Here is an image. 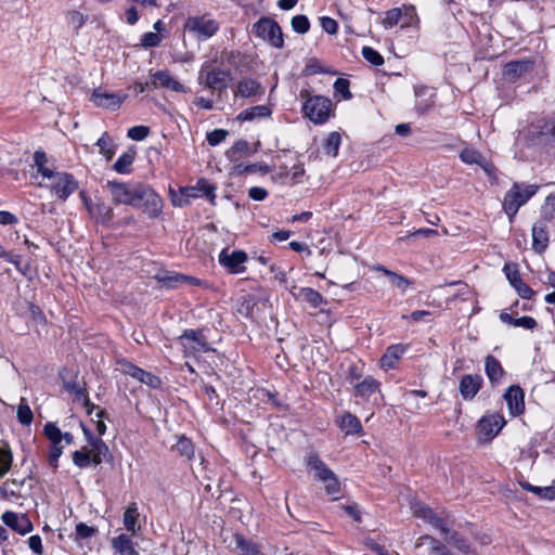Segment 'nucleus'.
Segmentation results:
<instances>
[{"label":"nucleus","mask_w":555,"mask_h":555,"mask_svg":"<svg viewBox=\"0 0 555 555\" xmlns=\"http://www.w3.org/2000/svg\"><path fill=\"white\" fill-rule=\"evenodd\" d=\"M304 463L309 472L314 473V478L324 483L327 495L336 501L340 498L341 485L336 474L321 460L317 452L310 451L304 457Z\"/></svg>","instance_id":"1"},{"label":"nucleus","mask_w":555,"mask_h":555,"mask_svg":"<svg viewBox=\"0 0 555 555\" xmlns=\"http://www.w3.org/2000/svg\"><path fill=\"white\" fill-rule=\"evenodd\" d=\"M539 190L537 184H524L515 182L505 193L503 199V210L508 216L509 222H513L519 208L525 205Z\"/></svg>","instance_id":"2"},{"label":"nucleus","mask_w":555,"mask_h":555,"mask_svg":"<svg viewBox=\"0 0 555 555\" xmlns=\"http://www.w3.org/2000/svg\"><path fill=\"white\" fill-rule=\"evenodd\" d=\"M300 98L306 99L302 113L315 125L326 122L332 112V101L323 95H309L307 90L300 91Z\"/></svg>","instance_id":"3"},{"label":"nucleus","mask_w":555,"mask_h":555,"mask_svg":"<svg viewBox=\"0 0 555 555\" xmlns=\"http://www.w3.org/2000/svg\"><path fill=\"white\" fill-rule=\"evenodd\" d=\"M133 203L132 207L141 209L151 219L158 218L163 211L162 197L150 185L143 183H137Z\"/></svg>","instance_id":"4"},{"label":"nucleus","mask_w":555,"mask_h":555,"mask_svg":"<svg viewBox=\"0 0 555 555\" xmlns=\"http://www.w3.org/2000/svg\"><path fill=\"white\" fill-rule=\"evenodd\" d=\"M532 144L545 149H555V117L542 118L532 122L528 130Z\"/></svg>","instance_id":"5"},{"label":"nucleus","mask_w":555,"mask_h":555,"mask_svg":"<svg viewBox=\"0 0 555 555\" xmlns=\"http://www.w3.org/2000/svg\"><path fill=\"white\" fill-rule=\"evenodd\" d=\"M178 343L183 348L185 356H196L197 353H207L214 350L209 346L204 328L184 330L178 337Z\"/></svg>","instance_id":"6"},{"label":"nucleus","mask_w":555,"mask_h":555,"mask_svg":"<svg viewBox=\"0 0 555 555\" xmlns=\"http://www.w3.org/2000/svg\"><path fill=\"white\" fill-rule=\"evenodd\" d=\"M253 33L256 37L262 39L276 49L284 47L282 29L278 22L271 17L259 18L253 25Z\"/></svg>","instance_id":"7"},{"label":"nucleus","mask_w":555,"mask_h":555,"mask_svg":"<svg viewBox=\"0 0 555 555\" xmlns=\"http://www.w3.org/2000/svg\"><path fill=\"white\" fill-rule=\"evenodd\" d=\"M184 30L192 34L197 40H207L219 30V23L207 15L189 16L184 22Z\"/></svg>","instance_id":"8"},{"label":"nucleus","mask_w":555,"mask_h":555,"mask_svg":"<svg viewBox=\"0 0 555 555\" xmlns=\"http://www.w3.org/2000/svg\"><path fill=\"white\" fill-rule=\"evenodd\" d=\"M199 78L205 79V86L211 91L222 92L227 90L232 75L230 69L210 66L206 63L199 72Z\"/></svg>","instance_id":"9"},{"label":"nucleus","mask_w":555,"mask_h":555,"mask_svg":"<svg viewBox=\"0 0 555 555\" xmlns=\"http://www.w3.org/2000/svg\"><path fill=\"white\" fill-rule=\"evenodd\" d=\"M51 179L53 180L50 185L51 192L62 201H66L78 189V181L72 173L54 171Z\"/></svg>","instance_id":"10"},{"label":"nucleus","mask_w":555,"mask_h":555,"mask_svg":"<svg viewBox=\"0 0 555 555\" xmlns=\"http://www.w3.org/2000/svg\"><path fill=\"white\" fill-rule=\"evenodd\" d=\"M111 193L112 201L115 204H124L131 206L134 201V194L137 192V183L129 184L119 181H107L105 185Z\"/></svg>","instance_id":"11"},{"label":"nucleus","mask_w":555,"mask_h":555,"mask_svg":"<svg viewBox=\"0 0 555 555\" xmlns=\"http://www.w3.org/2000/svg\"><path fill=\"white\" fill-rule=\"evenodd\" d=\"M248 257L244 250H233L229 253L228 248H223L219 254V263L231 273H243L246 268L243 266Z\"/></svg>","instance_id":"12"},{"label":"nucleus","mask_w":555,"mask_h":555,"mask_svg":"<svg viewBox=\"0 0 555 555\" xmlns=\"http://www.w3.org/2000/svg\"><path fill=\"white\" fill-rule=\"evenodd\" d=\"M126 99V93L106 92L101 88L94 89L91 95V101L95 106L112 111L118 109Z\"/></svg>","instance_id":"13"},{"label":"nucleus","mask_w":555,"mask_h":555,"mask_svg":"<svg viewBox=\"0 0 555 555\" xmlns=\"http://www.w3.org/2000/svg\"><path fill=\"white\" fill-rule=\"evenodd\" d=\"M414 516L422 518L431 527L438 529L441 534L449 528L450 524L447 517H441L433 508L425 504L417 503L413 505Z\"/></svg>","instance_id":"14"},{"label":"nucleus","mask_w":555,"mask_h":555,"mask_svg":"<svg viewBox=\"0 0 555 555\" xmlns=\"http://www.w3.org/2000/svg\"><path fill=\"white\" fill-rule=\"evenodd\" d=\"M81 197L92 219L103 225H108L112 222L114 218V210L109 205L103 202L92 204L91 199L85 196L83 192L81 193Z\"/></svg>","instance_id":"15"},{"label":"nucleus","mask_w":555,"mask_h":555,"mask_svg":"<svg viewBox=\"0 0 555 555\" xmlns=\"http://www.w3.org/2000/svg\"><path fill=\"white\" fill-rule=\"evenodd\" d=\"M120 365L124 374L131 376L132 378L139 380L140 383L145 384L154 389L160 386L162 382L158 376L144 371L143 369L134 365L133 363L129 361H122Z\"/></svg>","instance_id":"16"},{"label":"nucleus","mask_w":555,"mask_h":555,"mask_svg":"<svg viewBox=\"0 0 555 555\" xmlns=\"http://www.w3.org/2000/svg\"><path fill=\"white\" fill-rule=\"evenodd\" d=\"M505 425V420L500 414H490L478 422V431L486 440H492Z\"/></svg>","instance_id":"17"},{"label":"nucleus","mask_w":555,"mask_h":555,"mask_svg":"<svg viewBox=\"0 0 555 555\" xmlns=\"http://www.w3.org/2000/svg\"><path fill=\"white\" fill-rule=\"evenodd\" d=\"M2 521L5 526L10 527L17 533L25 535L33 531L34 526L25 514H16L14 512H4L1 516Z\"/></svg>","instance_id":"18"},{"label":"nucleus","mask_w":555,"mask_h":555,"mask_svg":"<svg viewBox=\"0 0 555 555\" xmlns=\"http://www.w3.org/2000/svg\"><path fill=\"white\" fill-rule=\"evenodd\" d=\"M504 399L507 403L511 415L518 416L525 410V392L518 385L509 386L505 393Z\"/></svg>","instance_id":"19"},{"label":"nucleus","mask_w":555,"mask_h":555,"mask_svg":"<svg viewBox=\"0 0 555 555\" xmlns=\"http://www.w3.org/2000/svg\"><path fill=\"white\" fill-rule=\"evenodd\" d=\"M482 385V377L478 374L464 375L459 384V390L464 400H473Z\"/></svg>","instance_id":"20"},{"label":"nucleus","mask_w":555,"mask_h":555,"mask_svg":"<svg viewBox=\"0 0 555 555\" xmlns=\"http://www.w3.org/2000/svg\"><path fill=\"white\" fill-rule=\"evenodd\" d=\"M266 92L264 87L250 77H245L237 82L235 95L241 98L262 96Z\"/></svg>","instance_id":"21"},{"label":"nucleus","mask_w":555,"mask_h":555,"mask_svg":"<svg viewBox=\"0 0 555 555\" xmlns=\"http://www.w3.org/2000/svg\"><path fill=\"white\" fill-rule=\"evenodd\" d=\"M111 545L115 554L140 555V553L134 548V542L132 541L131 535L129 534H118L117 537L112 539Z\"/></svg>","instance_id":"22"},{"label":"nucleus","mask_w":555,"mask_h":555,"mask_svg":"<svg viewBox=\"0 0 555 555\" xmlns=\"http://www.w3.org/2000/svg\"><path fill=\"white\" fill-rule=\"evenodd\" d=\"M548 244L547 229L544 221H538L532 227V246L538 253H543Z\"/></svg>","instance_id":"23"},{"label":"nucleus","mask_w":555,"mask_h":555,"mask_svg":"<svg viewBox=\"0 0 555 555\" xmlns=\"http://www.w3.org/2000/svg\"><path fill=\"white\" fill-rule=\"evenodd\" d=\"M532 68H533V62H531V61H528V60L512 61V62H508L504 66L503 74L507 78L516 79V78H519V77L528 74L529 72L532 70Z\"/></svg>","instance_id":"24"},{"label":"nucleus","mask_w":555,"mask_h":555,"mask_svg":"<svg viewBox=\"0 0 555 555\" xmlns=\"http://www.w3.org/2000/svg\"><path fill=\"white\" fill-rule=\"evenodd\" d=\"M442 534L448 544L452 545L465 555L470 553V543L462 533L452 530L449 527Z\"/></svg>","instance_id":"25"},{"label":"nucleus","mask_w":555,"mask_h":555,"mask_svg":"<svg viewBox=\"0 0 555 555\" xmlns=\"http://www.w3.org/2000/svg\"><path fill=\"white\" fill-rule=\"evenodd\" d=\"M217 188L215 184L210 183L206 179H199L196 183V186L191 189H185L184 194L190 197H196L198 194L196 192H199L201 195L207 197L211 204H215L216 198V192Z\"/></svg>","instance_id":"26"},{"label":"nucleus","mask_w":555,"mask_h":555,"mask_svg":"<svg viewBox=\"0 0 555 555\" xmlns=\"http://www.w3.org/2000/svg\"><path fill=\"white\" fill-rule=\"evenodd\" d=\"M152 83L155 88L162 87L172 91H183V86L172 78L167 70H158L152 75Z\"/></svg>","instance_id":"27"},{"label":"nucleus","mask_w":555,"mask_h":555,"mask_svg":"<svg viewBox=\"0 0 555 555\" xmlns=\"http://www.w3.org/2000/svg\"><path fill=\"white\" fill-rule=\"evenodd\" d=\"M405 350L406 347L401 344L389 346L379 360L380 366L384 369H393Z\"/></svg>","instance_id":"28"},{"label":"nucleus","mask_w":555,"mask_h":555,"mask_svg":"<svg viewBox=\"0 0 555 555\" xmlns=\"http://www.w3.org/2000/svg\"><path fill=\"white\" fill-rule=\"evenodd\" d=\"M235 547L240 555H264L258 543L251 539L245 538L243 534L234 535Z\"/></svg>","instance_id":"29"},{"label":"nucleus","mask_w":555,"mask_h":555,"mask_svg":"<svg viewBox=\"0 0 555 555\" xmlns=\"http://www.w3.org/2000/svg\"><path fill=\"white\" fill-rule=\"evenodd\" d=\"M139 516V508L135 502L130 503L124 512L122 524L126 530L131 533V535H137L138 531L141 529L140 526H137Z\"/></svg>","instance_id":"30"},{"label":"nucleus","mask_w":555,"mask_h":555,"mask_svg":"<svg viewBox=\"0 0 555 555\" xmlns=\"http://www.w3.org/2000/svg\"><path fill=\"white\" fill-rule=\"evenodd\" d=\"M380 383L373 376H366L364 379L354 385V395L369 400L370 397L379 391Z\"/></svg>","instance_id":"31"},{"label":"nucleus","mask_w":555,"mask_h":555,"mask_svg":"<svg viewBox=\"0 0 555 555\" xmlns=\"http://www.w3.org/2000/svg\"><path fill=\"white\" fill-rule=\"evenodd\" d=\"M338 425L346 435H360L363 431L360 420L349 412L340 416Z\"/></svg>","instance_id":"32"},{"label":"nucleus","mask_w":555,"mask_h":555,"mask_svg":"<svg viewBox=\"0 0 555 555\" xmlns=\"http://www.w3.org/2000/svg\"><path fill=\"white\" fill-rule=\"evenodd\" d=\"M156 279L158 280L159 283L169 288H175L178 284L183 282H189L193 285L199 284V281L197 279L179 273L166 272L164 274H158Z\"/></svg>","instance_id":"33"},{"label":"nucleus","mask_w":555,"mask_h":555,"mask_svg":"<svg viewBox=\"0 0 555 555\" xmlns=\"http://www.w3.org/2000/svg\"><path fill=\"white\" fill-rule=\"evenodd\" d=\"M271 114L272 112L267 105H256L242 111L238 114L237 119L241 121H250L256 118H267Z\"/></svg>","instance_id":"34"},{"label":"nucleus","mask_w":555,"mask_h":555,"mask_svg":"<svg viewBox=\"0 0 555 555\" xmlns=\"http://www.w3.org/2000/svg\"><path fill=\"white\" fill-rule=\"evenodd\" d=\"M486 374L492 384L498 383L504 375L500 361L493 356L486 358Z\"/></svg>","instance_id":"35"},{"label":"nucleus","mask_w":555,"mask_h":555,"mask_svg":"<svg viewBox=\"0 0 555 555\" xmlns=\"http://www.w3.org/2000/svg\"><path fill=\"white\" fill-rule=\"evenodd\" d=\"M340 144H341L340 133L337 131H332L328 133V135L324 140L322 146H323L324 153L326 155L336 157L338 154Z\"/></svg>","instance_id":"36"},{"label":"nucleus","mask_w":555,"mask_h":555,"mask_svg":"<svg viewBox=\"0 0 555 555\" xmlns=\"http://www.w3.org/2000/svg\"><path fill=\"white\" fill-rule=\"evenodd\" d=\"M173 450L177 451L181 456L188 461H192L195 456V448L191 439L181 436L177 443L173 446Z\"/></svg>","instance_id":"37"},{"label":"nucleus","mask_w":555,"mask_h":555,"mask_svg":"<svg viewBox=\"0 0 555 555\" xmlns=\"http://www.w3.org/2000/svg\"><path fill=\"white\" fill-rule=\"evenodd\" d=\"M134 160V152L133 151H127L122 153L116 163L114 164V170L120 175H127L131 171V165Z\"/></svg>","instance_id":"38"},{"label":"nucleus","mask_w":555,"mask_h":555,"mask_svg":"<svg viewBox=\"0 0 555 555\" xmlns=\"http://www.w3.org/2000/svg\"><path fill=\"white\" fill-rule=\"evenodd\" d=\"M96 145L99 146L100 153L103 154L107 160L113 158L116 145L107 132L102 134V137L96 141Z\"/></svg>","instance_id":"39"},{"label":"nucleus","mask_w":555,"mask_h":555,"mask_svg":"<svg viewBox=\"0 0 555 555\" xmlns=\"http://www.w3.org/2000/svg\"><path fill=\"white\" fill-rule=\"evenodd\" d=\"M34 162H35V166L37 167V171L43 178L51 179L52 176H54V171L49 169L48 167H46V164L48 162V157H47V154L43 151L38 150V151H36L34 153Z\"/></svg>","instance_id":"40"},{"label":"nucleus","mask_w":555,"mask_h":555,"mask_svg":"<svg viewBox=\"0 0 555 555\" xmlns=\"http://www.w3.org/2000/svg\"><path fill=\"white\" fill-rule=\"evenodd\" d=\"M300 296L305 301L310 304L313 308L321 306L324 301L323 296L315 289L304 287L300 289Z\"/></svg>","instance_id":"41"},{"label":"nucleus","mask_w":555,"mask_h":555,"mask_svg":"<svg viewBox=\"0 0 555 555\" xmlns=\"http://www.w3.org/2000/svg\"><path fill=\"white\" fill-rule=\"evenodd\" d=\"M460 158L463 163L468 165L476 164L479 166H483V156L477 150L474 149H464L460 153Z\"/></svg>","instance_id":"42"},{"label":"nucleus","mask_w":555,"mask_h":555,"mask_svg":"<svg viewBox=\"0 0 555 555\" xmlns=\"http://www.w3.org/2000/svg\"><path fill=\"white\" fill-rule=\"evenodd\" d=\"M43 434L51 446H62V431L54 423L48 422L43 427Z\"/></svg>","instance_id":"43"},{"label":"nucleus","mask_w":555,"mask_h":555,"mask_svg":"<svg viewBox=\"0 0 555 555\" xmlns=\"http://www.w3.org/2000/svg\"><path fill=\"white\" fill-rule=\"evenodd\" d=\"M12 462L13 453L11 449L8 446L0 447V478L11 469Z\"/></svg>","instance_id":"44"},{"label":"nucleus","mask_w":555,"mask_h":555,"mask_svg":"<svg viewBox=\"0 0 555 555\" xmlns=\"http://www.w3.org/2000/svg\"><path fill=\"white\" fill-rule=\"evenodd\" d=\"M73 463L78 468H86L91 464V454L88 447H83L81 450L73 452Z\"/></svg>","instance_id":"45"},{"label":"nucleus","mask_w":555,"mask_h":555,"mask_svg":"<svg viewBox=\"0 0 555 555\" xmlns=\"http://www.w3.org/2000/svg\"><path fill=\"white\" fill-rule=\"evenodd\" d=\"M292 28L295 33L304 35L310 29V22L306 15H295L291 21Z\"/></svg>","instance_id":"46"},{"label":"nucleus","mask_w":555,"mask_h":555,"mask_svg":"<svg viewBox=\"0 0 555 555\" xmlns=\"http://www.w3.org/2000/svg\"><path fill=\"white\" fill-rule=\"evenodd\" d=\"M89 451H91V453L100 455L106 462H109L112 460V454L109 452L108 446L101 438L99 440L92 441Z\"/></svg>","instance_id":"47"},{"label":"nucleus","mask_w":555,"mask_h":555,"mask_svg":"<svg viewBox=\"0 0 555 555\" xmlns=\"http://www.w3.org/2000/svg\"><path fill=\"white\" fill-rule=\"evenodd\" d=\"M378 270L383 271L387 276L390 278L391 283L400 288L401 291H405V288L411 284V281L404 278L403 275H400L396 272H392L390 270H387L384 267H379Z\"/></svg>","instance_id":"48"},{"label":"nucleus","mask_w":555,"mask_h":555,"mask_svg":"<svg viewBox=\"0 0 555 555\" xmlns=\"http://www.w3.org/2000/svg\"><path fill=\"white\" fill-rule=\"evenodd\" d=\"M66 388L68 390H70L72 392L75 393V396L78 398V399H83L85 402H83V405L85 408L87 409V413L88 414H91L92 411L96 408L93 403H91V401L89 400L88 396H87V392H86V389L85 388H81L79 386H77L76 384H73V385H67Z\"/></svg>","instance_id":"49"},{"label":"nucleus","mask_w":555,"mask_h":555,"mask_svg":"<svg viewBox=\"0 0 555 555\" xmlns=\"http://www.w3.org/2000/svg\"><path fill=\"white\" fill-rule=\"evenodd\" d=\"M17 420L23 425H30L34 420L33 412L28 404L25 402V399H22L20 405L17 406Z\"/></svg>","instance_id":"50"},{"label":"nucleus","mask_w":555,"mask_h":555,"mask_svg":"<svg viewBox=\"0 0 555 555\" xmlns=\"http://www.w3.org/2000/svg\"><path fill=\"white\" fill-rule=\"evenodd\" d=\"M361 53L364 60L374 66H380L384 64L383 55L371 47H363Z\"/></svg>","instance_id":"51"},{"label":"nucleus","mask_w":555,"mask_h":555,"mask_svg":"<svg viewBox=\"0 0 555 555\" xmlns=\"http://www.w3.org/2000/svg\"><path fill=\"white\" fill-rule=\"evenodd\" d=\"M441 544L443 543L440 540L429 534H424L417 539L415 546L421 547L423 545H427L428 554L431 555Z\"/></svg>","instance_id":"52"},{"label":"nucleus","mask_w":555,"mask_h":555,"mask_svg":"<svg viewBox=\"0 0 555 555\" xmlns=\"http://www.w3.org/2000/svg\"><path fill=\"white\" fill-rule=\"evenodd\" d=\"M249 150V144L245 140H238L235 142L228 151L227 156L231 160L236 159L240 155L247 153Z\"/></svg>","instance_id":"53"},{"label":"nucleus","mask_w":555,"mask_h":555,"mask_svg":"<svg viewBox=\"0 0 555 555\" xmlns=\"http://www.w3.org/2000/svg\"><path fill=\"white\" fill-rule=\"evenodd\" d=\"M402 16V11L400 8H393L386 12V16L384 17L382 24L385 28H391L396 26Z\"/></svg>","instance_id":"54"},{"label":"nucleus","mask_w":555,"mask_h":555,"mask_svg":"<svg viewBox=\"0 0 555 555\" xmlns=\"http://www.w3.org/2000/svg\"><path fill=\"white\" fill-rule=\"evenodd\" d=\"M67 21L70 25L74 26L76 33L86 24L88 21V15L82 14L79 11H69L67 13Z\"/></svg>","instance_id":"55"},{"label":"nucleus","mask_w":555,"mask_h":555,"mask_svg":"<svg viewBox=\"0 0 555 555\" xmlns=\"http://www.w3.org/2000/svg\"><path fill=\"white\" fill-rule=\"evenodd\" d=\"M349 87L350 82L346 78H337L334 82L335 92L341 94L345 100H350L352 98Z\"/></svg>","instance_id":"56"},{"label":"nucleus","mask_w":555,"mask_h":555,"mask_svg":"<svg viewBox=\"0 0 555 555\" xmlns=\"http://www.w3.org/2000/svg\"><path fill=\"white\" fill-rule=\"evenodd\" d=\"M503 271L513 287L518 284V281H522L516 263H505Z\"/></svg>","instance_id":"57"},{"label":"nucleus","mask_w":555,"mask_h":555,"mask_svg":"<svg viewBox=\"0 0 555 555\" xmlns=\"http://www.w3.org/2000/svg\"><path fill=\"white\" fill-rule=\"evenodd\" d=\"M160 42L162 36L157 33L149 31L141 37V46L145 49L158 47Z\"/></svg>","instance_id":"58"},{"label":"nucleus","mask_w":555,"mask_h":555,"mask_svg":"<svg viewBox=\"0 0 555 555\" xmlns=\"http://www.w3.org/2000/svg\"><path fill=\"white\" fill-rule=\"evenodd\" d=\"M64 446H51L48 455L49 465L55 470L59 467V459L63 454Z\"/></svg>","instance_id":"59"},{"label":"nucleus","mask_w":555,"mask_h":555,"mask_svg":"<svg viewBox=\"0 0 555 555\" xmlns=\"http://www.w3.org/2000/svg\"><path fill=\"white\" fill-rule=\"evenodd\" d=\"M150 133V128L146 126H133L128 130V137L134 141L144 140Z\"/></svg>","instance_id":"60"},{"label":"nucleus","mask_w":555,"mask_h":555,"mask_svg":"<svg viewBox=\"0 0 555 555\" xmlns=\"http://www.w3.org/2000/svg\"><path fill=\"white\" fill-rule=\"evenodd\" d=\"M228 131L223 129H215L207 133V142L211 146H216L225 140Z\"/></svg>","instance_id":"61"},{"label":"nucleus","mask_w":555,"mask_h":555,"mask_svg":"<svg viewBox=\"0 0 555 555\" xmlns=\"http://www.w3.org/2000/svg\"><path fill=\"white\" fill-rule=\"evenodd\" d=\"M96 528L90 527L85 522H79L76 525V538L77 539H88L96 533Z\"/></svg>","instance_id":"62"},{"label":"nucleus","mask_w":555,"mask_h":555,"mask_svg":"<svg viewBox=\"0 0 555 555\" xmlns=\"http://www.w3.org/2000/svg\"><path fill=\"white\" fill-rule=\"evenodd\" d=\"M513 326L524 327L526 330H534L538 326V323L532 317L525 315L515 319Z\"/></svg>","instance_id":"63"},{"label":"nucleus","mask_w":555,"mask_h":555,"mask_svg":"<svg viewBox=\"0 0 555 555\" xmlns=\"http://www.w3.org/2000/svg\"><path fill=\"white\" fill-rule=\"evenodd\" d=\"M320 23H321L323 30L330 35H335L338 30V24L332 17L323 16L320 18Z\"/></svg>","instance_id":"64"}]
</instances>
